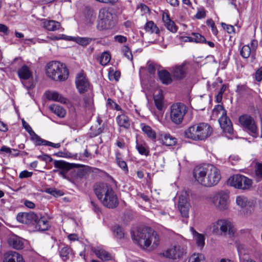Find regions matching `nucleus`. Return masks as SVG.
Listing matches in <instances>:
<instances>
[{"label": "nucleus", "mask_w": 262, "mask_h": 262, "mask_svg": "<svg viewBox=\"0 0 262 262\" xmlns=\"http://www.w3.org/2000/svg\"><path fill=\"white\" fill-rule=\"evenodd\" d=\"M33 174L32 172H29L27 170L22 171L19 174V178L20 179L31 177Z\"/></svg>", "instance_id": "nucleus-54"}, {"label": "nucleus", "mask_w": 262, "mask_h": 262, "mask_svg": "<svg viewBox=\"0 0 262 262\" xmlns=\"http://www.w3.org/2000/svg\"><path fill=\"white\" fill-rule=\"evenodd\" d=\"M122 52L125 57L128 59L133 60V55L132 52L128 46H124L122 48Z\"/></svg>", "instance_id": "nucleus-47"}, {"label": "nucleus", "mask_w": 262, "mask_h": 262, "mask_svg": "<svg viewBox=\"0 0 262 262\" xmlns=\"http://www.w3.org/2000/svg\"><path fill=\"white\" fill-rule=\"evenodd\" d=\"M31 139L34 142L36 145H46L47 140L41 139L40 137L37 135L35 132L30 135Z\"/></svg>", "instance_id": "nucleus-41"}, {"label": "nucleus", "mask_w": 262, "mask_h": 262, "mask_svg": "<svg viewBox=\"0 0 262 262\" xmlns=\"http://www.w3.org/2000/svg\"><path fill=\"white\" fill-rule=\"evenodd\" d=\"M221 115L219 119L220 126L225 133L231 134L233 128L230 119L226 115V111L221 105H217L212 111V116L217 117Z\"/></svg>", "instance_id": "nucleus-7"}, {"label": "nucleus", "mask_w": 262, "mask_h": 262, "mask_svg": "<svg viewBox=\"0 0 262 262\" xmlns=\"http://www.w3.org/2000/svg\"><path fill=\"white\" fill-rule=\"evenodd\" d=\"M154 101L157 108L159 110H162L163 107V97L160 92L154 96Z\"/></svg>", "instance_id": "nucleus-40"}, {"label": "nucleus", "mask_w": 262, "mask_h": 262, "mask_svg": "<svg viewBox=\"0 0 262 262\" xmlns=\"http://www.w3.org/2000/svg\"><path fill=\"white\" fill-rule=\"evenodd\" d=\"M92 38L89 37H78L75 39V41L79 45L86 46L91 41Z\"/></svg>", "instance_id": "nucleus-44"}, {"label": "nucleus", "mask_w": 262, "mask_h": 262, "mask_svg": "<svg viewBox=\"0 0 262 262\" xmlns=\"http://www.w3.org/2000/svg\"><path fill=\"white\" fill-rule=\"evenodd\" d=\"M210 228L214 234H218L221 231L230 237L233 236L236 231L232 223L226 219H219L213 222L210 225Z\"/></svg>", "instance_id": "nucleus-6"}, {"label": "nucleus", "mask_w": 262, "mask_h": 262, "mask_svg": "<svg viewBox=\"0 0 262 262\" xmlns=\"http://www.w3.org/2000/svg\"><path fill=\"white\" fill-rule=\"evenodd\" d=\"M187 112L185 105L181 103L172 104L170 108V115L171 121L177 125L181 124Z\"/></svg>", "instance_id": "nucleus-9"}, {"label": "nucleus", "mask_w": 262, "mask_h": 262, "mask_svg": "<svg viewBox=\"0 0 262 262\" xmlns=\"http://www.w3.org/2000/svg\"><path fill=\"white\" fill-rule=\"evenodd\" d=\"M17 74L21 80H28L32 77V73L29 68L23 65L18 70Z\"/></svg>", "instance_id": "nucleus-29"}, {"label": "nucleus", "mask_w": 262, "mask_h": 262, "mask_svg": "<svg viewBox=\"0 0 262 262\" xmlns=\"http://www.w3.org/2000/svg\"><path fill=\"white\" fill-rule=\"evenodd\" d=\"M158 140L163 145L168 146L174 145L177 139L169 133L161 132L159 134Z\"/></svg>", "instance_id": "nucleus-21"}, {"label": "nucleus", "mask_w": 262, "mask_h": 262, "mask_svg": "<svg viewBox=\"0 0 262 262\" xmlns=\"http://www.w3.org/2000/svg\"><path fill=\"white\" fill-rule=\"evenodd\" d=\"M92 209L97 214L100 212V209L98 205L93 201H91Z\"/></svg>", "instance_id": "nucleus-62"}, {"label": "nucleus", "mask_w": 262, "mask_h": 262, "mask_svg": "<svg viewBox=\"0 0 262 262\" xmlns=\"http://www.w3.org/2000/svg\"><path fill=\"white\" fill-rule=\"evenodd\" d=\"M186 248L185 246L179 244L172 245L163 253V255L168 258L177 259L183 258L186 254Z\"/></svg>", "instance_id": "nucleus-11"}, {"label": "nucleus", "mask_w": 262, "mask_h": 262, "mask_svg": "<svg viewBox=\"0 0 262 262\" xmlns=\"http://www.w3.org/2000/svg\"><path fill=\"white\" fill-rule=\"evenodd\" d=\"M47 98L49 100L57 101L63 104L68 102V99L56 91H47L46 93Z\"/></svg>", "instance_id": "nucleus-23"}, {"label": "nucleus", "mask_w": 262, "mask_h": 262, "mask_svg": "<svg viewBox=\"0 0 262 262\" xmlns=\"http://www.w3.org/2000/svg\"><path fill=\"white\" fill-rule=\"evenodd\" d=\"M144 29L145 31L150 34H158L160 30L157 25L152 21H148L145 25Z\"/></svg>", "instance_id": "nucleus-36"}, {"label": "nucleus", "mask_w": 262, "mask_h": 262, "mask_svg": "<svg viewBox=\"0 0 262 262\" xmlns=\"http://www.w3.org/2000/svg\"><path fill=\"white\" fill-rule=\"evenodd\" d=\"M136 148L141 155L148 156L149 154L148 150L142 144L137 143Z\"/></svg>", "instance_id": "nucleus-48"}, {"label": "nucleus", "mask_w": 262, "mask_h": 262, "mask_svg": "<svg viewBox=\"0 0 262 262\" xmlns=\"http://www.w3.org/2000/svg\"><path fill=\"white\" fill-rule=\"evenodd\" d=\"M11 149L10 147L5 145L2 146L0 149V154H2V152H5L8 155H10L11 154Z\"/></svg>", "instance_id": "nucleus-59"}, {"label": "nucleus", "mask_w": 262, "mask_h": 262, "mask_svg": "<svg viewBox=\"0 0 262 262\" xmlns=\"http://www.w3.org/2000/svg\"><path fill=\"white\" fill-rule=\"evenodd\" d=\"M228 184L237 189L248 190L252 185V181L242 174H234L228 180Z\"/></svg>", "instance_id": "nucleus-8"}, {"label": "nucleus", "mask_w": 262, "mask_h": 262, "mask_svg": "<svg viewBox=\"0 0 262 262\" xmlns=\"http://www.w3.org/2000/svg\"><path fill=\"white\" fill-rule=\"evenodd\" d=\"M258 42L255 40H252L250 42V45L244 46L241 51L240 53L241 56L245 58H248L251 54L253 55L255 52Z\"/></svg>", "instance_id": "nucleus-19"}, {"label": "nucleus", "mask_w": 262, "mask_h": 262, "mask_svg": "<svg viewBox=\"0 0 262 262\" xmlns=\"http://www.w3.org/2000/svg\"><path fill=\"white\" fill-rule=\"evenodd\" d=\"M162 20L166 28L172 33H176L178 28L174 21L170 18L169 15L166 12H163L162 14Z\"/></svg>", "instance_id": "nucleus-24"}, {"label": "nucleus", "mask_w": 262, "mask_h": 262, "mask_svg": "<svg viewBox=\"0 0 262 262\" xmlns=\"http://www.w3.org/2000/svg\"><path fill=\"white\" fill-rule=\"evenodd\" d=\"M23 125L25 129L28 132L30 135L34 133V131L32 130L31 126L24 120H23Z\"/></svg>", "instance_id": "nucleus-61"}, {"label": "nucleus", "mask_w": 262, "mask_h": 262, "mask_svg": "<svg viewBox=\"0 0 262 262\" xmlns=\"http://www.w3.org/2000/svg\"><path fill=\"white\" fill-rule=\"evenodd\" d=\"M116 122L120 127L127 129L130 127V120L124 112H122L121 114L116 117Z\"/></svg>", "instance_id": "nucleus-27"}, {"label": "nucleus", "mask_w": 262, "mask_h": 262, "mask_svg": "<svg viewBox=\"0 0 262 262\" xmlns=\"http://www.w3.org/2000/svg\"><path fill=\"white\" fill-rule=\"evenodd\" d=\"M147 71L150 74H154L156 72V68L153 63H147Z\"/></svg>", "instance_id": "nucleus-58"}, {"label": "nucleus", "mask_w": 262, "mask_h": 262, "mask_svg": "<svg viewBox=\"0 0 262 262\" xmlns=\"http://www.w3.org/2000/svg\"><path fill=\"white\" fill-rule=\"evenodd\" d=\"M34 221L36 223V226L40 230L45 231L48 229L49 227V223L45 217H41L37 221L36 218Z\"/></svg>", "instance_id": "nucleus-37"}, {"label": "nucleus", "mask_w": 262, "mask_h": 262, "mask_svg": "<svg viewBox=\"0 0 262 262\" xmlns=\"http://www.w3.org/2000/svg\"><path fill=\"white\" fill-rule=\"evenodd\" d=\"M45 192L54 196H57L61 195V193L59 191H57L55 189L51 188L46 189Z\"/></svg>", "instance_id": "nucleus-50"}, {"label": "nucleus", "mask_w": 262, "mask_h": 262, "mask_svg": "<svg viewBox=\"0 0 262 262\" xmlns=\"http://www.w3.org/2000/svg\"><path fill=\"white\" fill-rule=\"evenodd\" d=\"M138 9L141 11L142 15L147 14L149 12L148 7L143 4H141L138 7Z\"/></svg>", "instance_id": "nucleus-51"}, {"label": "nucleus", "mask_w": 262, "mask_h": 262, "mask_svg": "<svg viewBox=\"0 0 262 262\" xmlns=\"http://www.w3.org/2000/svg\"><path fill=\"white\" fill-rule=\"evenodd\" d=\"M76 85L80 93H83L86 91L89 88V82L86 77V75L83 72L77 74L76 77Z\"/></svg>", "instance_id": "nucleus-16"}, {"label": "nucleus", "mask_w": 262, "mask_h": 262, "mask_svg": "<svg viewBox=\"0 0 262 262\" xmlns=\"http://www.w3.org/2000/svg\"><path fill=\"white\" fill-rule=\"evenodd\" d=\"M111 55L107 52H104L99 58V63L102 66L106 65L111 60Z\"/></svg>", "instance_id": "nucleus-42"}, {"label": "nucleus", "mask_w": 262, "mask_h": 262, "mask_svg": "<svg viewBox=\"0 0 262 262\" xmlns=\"http://www.w3.org/2000/svg\"><path fill=\"white\" fill-rule=\"evenodd\" d=\"M24 204L26 207L30 209H33L35 206L34 203L28 200L25 201Z\"/></svg>", "instance_id": "nucleus-64"}, {"label": "nucleus", "mask_w": 262, "mask_h": 262, "mask_svg": "<svg viewBox=\"0 0 262 262\" xmlns=\"http://www.w3.org/2000/svg\"><path fill=\"white\" fill-rule=\"evenodd\" d=\"M120 74L119 72H116L113 73H110L109 74V77L110 80L115 79L116 81H118L119 80V78L120 77Z\"/></svg>", "instance_id": "nucleus-60"}, {"label": "nucleus", "mask_w": 262, "mask_h": 262, "mask_svg": "<svg viewBox=\"0 0 262 262\" xmlns=\"http://www.w3.org/2000/svg\"><path fill=\"white\" fill-rule=\"evenodd\" d=\"M71 252V249L67 246H63L60 251V256L63 260H67L69 258V254Z\"/></svg>", "instance_id": "nucleus-39"}, {"label": "nucleus", "mask_w": 262, "mask_h": 262, "mask_svg": "<svg viewBox=\"0 0 262 262\" xmlns=\"http://www.w3.org/2000/svg\"><path fill=\"white\" fill-rule=\"evenodd\" d=\"M255 78L258 82H260L262 80V66L256 70L255 74Z\"/></svg>", "instance_id": "nucleus-52"}, {"label": "nucleus", "mask_w": 262, "mask_h": 262, "mask_svg": "<svg viewBox=\"0 0 262 262\" xmlns=\"http://www.w3.org/2000/svg\"><path fill=\"white\" fill-rule=\"evenodd\" d=\"M100 202L103 206L112 209L116 208L119 204L118 199L114 190L104 197Z\"/></svg>", "instance_id": "nucleus-18"}, {"label": "nucleus", "mask_w": 262, "mask_h": 262, "mask_svg": "<svg viewBox=\"0 0 262 262\" xmlns=\"http://www.w3.org/2000/svg\"><path fill=\"white\" fill-rule=\"evenodd\" d=\"M4 262H25L23 258L16 252H9L7 253Z\"/></svg>", "instance_id": "nucleus-30"}, {"label": "nucleus", "mask_w": 262, "mask_h": 262, "mask_svg": "<svg viewBox=\"0 0 262 262\" xmlns=\"http://www.w3.org/2000/svg\"><path fill=\"white\" fill-rule=\"evenodd\" d=\"M255 177L257 181L262 180V164H258L255 169Z\"/></svg>", "instance_id": "nucleus-49"}, {"label": "nucleus", "mask_w": 262, "mask_h": 262, "mask_svg": "<svg viewBox=\"0 0 262 262\" xmlns=\"http://www.w3.org/2000/svg\"><path fill=\"white\" fill-rule=\"evenodd\" d=\"M50 110L60 118H63L66 115V110L61 106L56 104H53L50 106Z\"/></svg>", "instance_id": "nucleus-35"}, {"label": "nucleus", "mask_w": 262, "mask_h": 262, "mask_svg": "<svg viewBox=\"0 0 262 262\" xmlns=\"http://www.w3.org/2000/svg\"><path fill=\"white\" fill-rule=\"evenodd\" d=\"M113 232L115 236L118 238H123L125 237V233L123 229L119 226H115L113 228Z\"/></svg>", "instance_id": "nucleus-43"}, {"label": "nucleus", "mask_w": 262, "mask_h": 262, "mask_svg": "<svg viewBox=\"0 0 262 262\" xmlns=\"http://www.w3.org/2000/svg\"><path fill=\"white\" fill-rule=\"evenodd\" d=\"M140 127L142 132L146 135L149 138L152 140L155 141L157 137L156 133L150 126L142 123L140 124Z\"/></svg>", "instance_id": "nucleus-33"}, {"label": "nucleus", "mask_w": 262, "mask_h": 262, "mask_svg": "<svg viewBox=\"0 0 262 262\" xmlns=\"http://www.w3.org/2000/svg\"><path fill=\"white\" fill-rule=\"evenodd\" d=\"M119 154L116 155V162L118 165L125 171H128V167L126 162L119 158Z\"/></svg>", "instance_id": "nucleus-46"}, {"label": "nucleus", "mask_w": 262, "mask_h": 262, "mask_svg": "<svg viewBox=\"0 0 262 262\" xmlns=\"http://www.w3.org/2000/svg\"><path fill=\"white\" fill-rule=\"evenodd\" d=\"M194 182L204 187H211L218 184L221 179L220 169L212 164L195 166L193 170Z\"/></svg>", "instance_id": "nucleus-1"}, {"label": "nucleus", "mask_w": 262, "mask_h": 262, "mask_svg": "<svg viewBox=\"0 0 262 262\" xmlns=\"http://www.w3.org/2000/svg\"><path fill=\"white\" fill-rule=\"evenodd\" d=\"M94 252L97 257L102 260H109L111 259V255L106 250L101 247H97L94 249Z\"/></svg>", "instance_id": "nucleus-32"}, {"label": "nucleus", "mask_w": 262, "mask_h": 262, "mask_svg": "<svg viewBox=\"0 0 262 262\" xmlns=\"http://www.w3.org/2000/svg\"><path fill=\"white\" fill-rule=\"evenodd\" d=\"M190 40H192V41L199 43H204L206 42L205 38L199 33H192V39Z\"/></svg>", "instance_id": "nucleus-45"}, {"label": "nucleus", "mask_w": 262, "mask_h": 262, "mask_svg": "<svg viewBox=\"0 0 262 262\" xmlns=\"http://www.w3.org/2000/svg\"><path fill=\"white\" fill-rule=\"evenodd\" d=\"M235 245L238 253L240 262H241V259H242V258H248V259L251 258L248 255L249 250L244 244L241 243L240 242H236L235 243Z\"/></svg>", "instance_id": "nucleus-28"}, {"label": "nucleus", "mask_w": 262, "mask_h": 262, "mask_svg": "<svg viewBox=\"0 0 262 262\" xmlns=\"http://www.w3.org/2000/svg\"><path fill=\"white\" fill-rule=\"evenodd\" d=\"M188 262H206V261L203 254L194 253L189 258Z\"/></svg>", "instance_id": "nucleus-38"}, {"label": "nucleus", "mask_w": 262, "mask_h": 262, "mask_svg": "<svg viewBox=\"0 0 262 262\" xmlns=\"http://www.w3.org/2000/svg\"><path fill=\"white\" fill-rule=\"evenodd\" d=\"M55 167L58 168L56 171L63 178H66V174L68 171L73 167H77V165L75 164H70L63 161H55L54 163Z\"/></svg>", "instance_id": "nucleus-17"}, {"label": "nucleus", "mask_w": 262, "mask_h": 262, "mask_svg": "<svg viewBox=\"0 0 262 262\" xmlns=\"http://www.w3.org/2000/svg\"><path fill=\"white\" fill-rule=\"evenodd\" d=\"M208 201L218 211H224L229 208V194L226 190H220L214 192L208 198Z\"/></svg>", "instance_id": "nucleus-5"}, {"label": "nucleus", "mask_w": 262, "mask_h": 262, "mask_svg": "<svg viewBox=\"0 0 262 262\" xmlns=\"http://www.w3.org/2000/svg\"><path fill=\"white\" fill-rule=\"evenodd\" d=\"M187 70V65L183 63L180 65L173 67L171 70V72L174 78L177 79H181L186 76Z\"/></svg>", "instance_id": "nucleus-20"}, {"label": "nucleus", "mask_w": 262, "mask_h": 262, "mask_svg": "<svg viewBox=\"0 0 262 262\" xmlns=\"http://www.w3.org/2000/svg\"><path fill=\"white\" fill-rule=\"evenodd\" d=\"M213 133L212 127L208 123L201 122L192 125L184 132L185 137L193 141H203Z\"/></svg>", "instance_id": "nucleus-3"}, {"label": "nucleus", "mask_w": 262, "mask_h": 262, "mask_svg": "<svg viewBox=\"0 0 262 262\" xmlns=\"http://www.w3.org/2000/svg\"><path fill=\"white\" fill-rule=\"evenodd\" d=\"M241 125L245 128L248 130L254 137L257 136V126L254 119L250 115H243L238 118Z\"/></svg>", "instance_id": "nucleus-13"}, {"label": "nucleus", "mask_w": 262, "mask_h": 262, "mask_svg": "<svg viewBox=\"0 0 262 262\" xmlns=\"http://www.w3.org/2000/svg\"><path fill=\"white\" fill-rule=\"evenodd\" d=\"M236 205L242 209H246L248 210L245 214L248 215L250 214L253 210V202L244 195H237L235 200Z\"/></svg>", "instance_id": "nucleus-15"}, {"label": "nucleus", "mask_w": 262, "mask_h": 262, "mask_svg": "<svg viewBox=\"0 0 262 262\" xmlns=\"http://www.w3.org/2000/svg\"><path fill=\"white\" fill-rule=\"evenodd\" d=\"M36 215L33 213L22 212L19 213L17 216V220L23 224H30L35 220Z\"/></svg>", "instance_id": "nucleus-22"}, {"label": "nucleus", "mask_w": 262, "mask_h": 262, "mask_svg": "<svg viewBox=\"0 0 262 262\" xmlns=\"http://www.w3.org/2000/svg\"><path fill=\"white\" fill-rule=\"evenodd\" d=\"M132 238L142 248L154 250L161 242L158 232L149 227L139 228L132 233Z\"/></svg>", "instance_id": "nucleus-2"}, {"label": "nucleus", "mask_w": 262, "mask_h": 262, "mask_svg": "<svg viewBox=\"0 0 262 262\" xmlns=\"http://www.w3.org/2000/svg\"><path fill=\"white\" fill-rule=\"evenodd\" d=\"M193 239L195 241L196 245L200 249H202L205 245V236L204 235L196 232L193 227L190 228Z\"/></svg>", "instance_id": "nucleus-26"}, {"label": "nucleus", "mask_w": 262, "mask_h": 262, "mask_svg": "<svg viewBox=\"0 0 262 262\" xmlns=\"http://www.w3.org/2000/svg\"><path fill=\"white\" fill-rule=\"evenodd\" d=\"M94 190L100 201L114 191L112 186L105 183H96L94 186Z\"/></svg>", "instance_id": "nucleus-14"}, {"label": "nucleus", "mask_w": 262, "mask_h": 262, "mask_svg": "<svg viewBox=\"0 0 262 262\" xmlns=\"http://www.w3.org/2000/svg\"><path fill=\"white\" fill-rule=\"evenodd\" d=\"M8 243L10 246L17 250L23 248L24 243L22 239L15 234H11L9 236Z\"/></svg>", "instance_id": "nucleus-25"}, {"label": "nucleus", "mask_w": 262, "mask_h": 262, "mask_svg": "<svg viewBox=\"0 0 262 262\" xmlns=\"http://www.w3.org/2000/svg\"><path fill=\"white\" fill-rule=\"evenodd\" d=\"M99 18L97 28L99 30L110 29L115 26L113 14L107 10H101Z\"/></svg>", "instance_id": "nucleus-10"}, {"label": "nucleus", "mask_w": 262, "mask_h": 262, "mask_svg": "<svg viewBox=\"0 0 262 262\" xmlns=\"http://www.w3.org/2000/svg\"><path fill=\"white\" fill-rule=\"evenodd\" d=\"M197 19H202L206 16V11L204 9L199 10L195 15Z\"/></svg>", "instance_id": "nucleus-55"}, {"label": "nucleus", "mask_w": 262, "mask_h": 262, "mask_svg": "<svg viewBox=\"0 0 262 262\" xmlns=\"http://www.w3.org/2000/svg\"><path fill=\"white\" fill-rule=\"evenodd\" d=\"M37 158L42 161L46 162H51L52 161V158L47 155L38 156Z\"/></svg>", "instance_id": "nucleus-57"}, {"label": "nucleus", "mask_w": 262, "mask_h": 262, "mask_svg": "<svg viewBox=\"0 0 262 262\" xmlns=\"http://www.w3.org/2000/svg\"><path fill=\"white\" fill-rule=\"evenodd\" d=\"M222 27L224 29H226L228 33H232L234 31V28L233 26L227 25L224 23L221 24Z\"/></svg>", "instance_id": "nucleus-56"}, {"label": "nucleus", "mask_w": 262, "mask_h": 262, "mask_svg": "<svg viewBox=\"0 0 262 262\" xmlns=\"http://www.w3.org/2000/svg\"><path fill=\"white\" fill-rule=\"evenodd\" d=\"M43 26L50 31H55L61 28L60 23L53 20H45L43 23Z\"/></svg>", "instance_id": "nucleus-31"}, {"label": "nucleus", "mask_w": 262, "mask_h": 262, "mask_svg": "<svg viewBox=\"0 0 262 262\" xmlns=\"http://www.w3.org/2000/svg\"><path fill=\"white\" fill-rule=\"evenodd\" d=\"M178 207L181 216L183 218V222L187 223V219L189 216L190 204L188 201L187 195L186 193L179 196Z\"/></svg>", "instance_id": "nucleus-12"}, {"label": "nucleus", "mask_w": 262, "mask_h": 262, "mask_svg": "<svg viewBox=\"0 0 262 262\" xmlns=\"http://www.w3.org/2000/svg\"><path fill=\"white\" fill-rule=\"evenodd\" d=\"M160 80L163 84H169L172 82V78L169 72L166 71H161L158 72Z\"/></svg>", "instance_id": "nucleus-34"}, {"label": "nucleus", "mask_w": 262, "mask_h": 262, "mask_svg": "<svg viewBox=\"0 0 262 262\" xmlns=\"http://www.w3.org/2000/svg\"><path fill=\"white\" fill-rule=\"evenodd\" d=\"M8 28L6 25L0 24V32L8 34Z\"/></svg>", "instance_id": "nucleus-63"}, {"label": "nucleus", "mask_w": 262, "mask_h": 262, "mask_svg": "<svg viewBox=\"0 0 262 262\" xmlns=\"http://www.w3.org/2000/svg\"><path fill=\"white\" fill-rule=\"evenodd\" d=\"M46 70L48 76L55 81H64L68 77V69L64 64L57 61L49 62Z\"/></svg>", "instance_id": "nucleus-4"}, {"label": "nucleus", "mask_w": 262, "mask_h": 262, "mask_svg": "<svg viewBox=\"0 0 262 262\" xmlns=\"http://www.w3.org/2000/svg\"><path fill=\"white\" fill-rule=\"evenodd\" d=\"M114 40L115 41L123 43L127 41V37L123 35H116Z\"/></svg>", "instance_id": "nucleus-53"}]
</instances>
